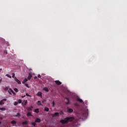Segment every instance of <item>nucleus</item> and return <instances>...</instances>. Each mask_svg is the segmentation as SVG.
<instances>
[{
  "label": "nucleus",
  "instance_id": "f257e3e1",
  "mask_svg": "<svg viewBox=\"0 0 127 127\" xmlns=\"http://www.w3.org/2000/svg\"><path fill=\"white\" fill-rule=\"evenodd\" d=\"M75 118L73 117H67L64 119V120H62L60 121V123L64 125L65 124H68L70 122H72L74 121Z\"/></svg>",
  "mask_w": 127,
  "mask_h": 127
},
{
  "label": "nucleus",
  "instance_id": "f03ea898",
  "mask_svg": "<svg viewBox=\"0 0 127 127\" xmlns=\"http://www.w3.org/2000/svg\"><path fill=\"white\" fill-rule=\"evenodd\" d=\"M6 101H7L6 99H5V98L3 99L2 100H1L0 101V105H3V104H4V102H6Z\"/></svg>",
  "mask_w": 127,
  "mask_h": 127
},
{
  "label": "nucleus",
  "instance_id": "7ed1b4c3",
  "mask_svg": "<svg viewBox=\"0 0 127 127\" xmlns=\"http://www.w3.org/2000/svg\"><path fill=\"white\" fill-rule=\"evenodd\" d=\"M14 79V80L17 83V84H21V82H20L19 80H18V79L16 78V77H15Z\"/></svg>",
  "mask_w": 127,
  "mask_h": 127
},
{
  "label": "nucleus",
  "instance_id": "20e7f679",
  "mask_svg": "<svg viewBox=\"0 0 127 127\" xmlns=\"http://www.w3.org/2000/svg\"><path fill=\"white\" fill-rule=\"evenodd\" d=\"M55 83L56 84H57V85H61V84H62V82H61L59 80H56L55 81Z\"/></svg>",
  "mask_w": 127,
  "mask_h": 127
},
{
  "label": "nucleus",
  "instance_id": "39448f33",
  "mask_svg": "<svg viewBox=\"0 0 127 127\" xmlns=\"http://www.w3.org/2000/svg\"><path fill=\"white\" fill-rule=\"evenodd\" d=\"M65 100H67V102L66 103V105H69L70 104V99L68 98V97L65 98Z\"/></svg>",
  "mask_w": 127,
  "mask_h": 127
},
{
  "label": "nucleus",
  "instance_id": "423d86ee",
  "mask_svg": "<svg viewBox=\"0 0 127 127\" xmlns=\"http://www.w3.org/2000/svg\"><path fill=\"white\" fill-rule=\"evenodd\" d=\"M59 116V113L58 112H56V113H55L53 115V117H57Z\"/></svg>",
  "mask_w": 127,
  "mask_h": 127
},
{
  "label": "nucleus",
  "instance_id": "0eeeda50",
  "mask_svg": "<svg viewBox=\"0 0 127 127\" xmlns=\"http://www.w3.org/2000/svg\"><path fill=\"white\" fill-rule=\"evenodd\" d=\"M31 78H32V74H31V73H29V75L27 78L28 80H30Z\"/></svg>",
  "mask_w": 127,
  "mask_h": 127
},
{
  "label": "nucleus",
  "instance_id": "6e6552de",
  "mask_svg": "<svg viewBox=\"0 0 127 127\" xmlns=\"http://www.w3.org/2000/svg\"><path fill=\"white\" fill-rule=\"evenodd\" d=\"M67 112L68 113H73V109L72 108H68Z\"/></svg>",
  "mask_w": 127,
  "mask_h": 127
},
{
  "label": "nucleus",
  "instance_id": "1a4fd4ad",
  "mask_svg": "<svg viewBox=\"0 0 127 127\" xmlns=\"http://www.w3.org/2000/svg\"><path fill=\"white\" fill-rule=\"evenodd\" d=\"M41 120L39 118H37L35 121V123H40Z\"/></svg>",
  "mask_w": 127,
  "mask_h": 127
},
{
  "label": "nucleus",
  "instance_id": "9d476101",
  "mask_svg": "<svg viewBox=\"0 0 127 127\" xmlns=\"http://www.w3.org/2000/svg\"><path fill=\"white\" fill-rule=\"evenodd\" d=\"M37 96H38V97H42V93L41 92H38Z\"/></svg>",
  "mask_w": 127,
  "mask_h": 127
},
{
  "label": "nucleus",
  "instance_id": "9b49d317",
  "mask_svg": "<svg viewBox=\"0 0 127 127\" xmlns=\"http://www.w3.org/2000/svg\"><path fill=\"white\" fill-rule=\"evenodd\" d=\"M27 117H32V114H31V112H28L27 114Z\"/></svg>",
  "mask_w": 127,
  "mask_h": 127
},
{
  "label": "nucleus",
  "instance_id": "f8f14e48",
  "mask_svg": "<svg viewBox=\"0 0 127 127\" xmlns=\"http://www.w3.org/2000/svg\"><path fill=\"white\" fill-rule=\"evenodd\" d=\"M44 111L45 112H49V108L47 107H45Z\"/></svg>",
  "mask_w": 127,
  "mask_h": 127
},
{
  "label": "nucleus",
  "instance_id": "ddd939ff",
  "mask_svg": "<svg viewBox=\"0 0 127 127\" xmlns=\"http://www.w3.org/2000/svg\"><path fill=\"white\" fill-rule=\"evenodd\" d=\"M37 105L38 106H43L42 104H41V102L40 101H38L37 102Z\"/></svg>",
  "mask_w": 127,
  "mask_h": 127
},
{
  "label": "nucleus",
  "instance_id": "4468645a",
  "mask_svg": "<svg viewBox=\"0 0 127 127\" xmlns=\"http://www.w3.org/2000/svg\"><path fill=\"white\" fill-rule=\"evenodd\" d=\"M32 109H33V107L31 106L28 108V111H32Z\"/></svg>",
  "mask_w": 127,
  "mask_h": 127
},
{
  "label": "nucleus",
  "instance_id": "2eb2a0df",
  "mask_svg": "<svg viewBox=\"0 0 127 127\" xmlns=\"http://www.w3.org/2000/svg\"><path fill=\"white\" fill-rule=\"evenodd\" d=\"M44 91H46V92H49V89H48V88L47 87H45L44 88Z\"/></svg>",
  "mask_w": 127,
  "mask_h": 127
},
{
  "label": "nucleus",
  "instance_id": "dca6fc26",
  "mask_svg": "<svg viewBox=\"0 0 127 127\" xmlns=\"http://www.w3.org/2000/svg\"><path fill=\"white\" fill-rule=\"evenodd\" d=\"M35 113H36L37 114H38L39 113V109H36L34 111Z\"/></svg>",
  "mask_w": 127,
  "mask_h": 127
},
{
  "label": "nucleus",
  "instance_id": "f3484780",
  "mask_svg": "<svg viewBox=\"0 0 127 127\" xmlns=\"http://www.w3.org/2000/svg\"><path fill=\"white\" fill-rule=\"evenodd\" d=\"M11 124H12V125H16V122L13 120L11 121Z\"/></svg>",
  "mask_w": 127,
  "mask_h": 127
},
{
  "label": "nucleus",
  "instance_id": "a211bd4d",
  "mask_svg": "<svg viewBox=\"0 0 127 127\" xmlns=\"http://www.w3.org/2000/svg\"><path fill=\"white\" fill-rule=\"evenodd\" d=\"M27 124H28V123L27 122V121H25V122H23L22 123V125H23V126H24V125H27Z\"/></svg>",
  "mask_w": 127,
  "mask_h": 127
},
{
  "label": "nucleus",
  "instance_id": "6ab92c4d",
  "mask_svg": "<svg viewBox=\"0 0 127 127\" xmlns=\"http://www.w3.org/2000/svg\"><path fill=\"white\" fill-rule=\"evenodd\" d=\"M77 101H78V102L80 103H83V100L80 98H78Z\"/></svg>",
  "mask_w": 127,
  "mask_h": 127
},
{
  "label": "nucleus",
  "instance_id": "aec40b11",
  "mask_svg": "<svg viewBox=\"0 0 127 127\" xmlns=\"http://www.w3.org/2000/svg\"><path fill=\"white\" fill-rule=\"evenodd\" d=\"M27 82V79H25L22 81V84H24V83H26Z\"/></svg>",
  "mask_w": 127,
  "mask_h": 127
},
{
  "label": "nucleus",
  "instance_id": "412c9836",
  "mask_svg": "<svg viewBox=\"0 0 127 127\" xmlns=\"http://www.w3.org/2000/svg\"><path fill=\"white\" fill-rule=\"evenodd\" d=\"M9 88V87H6V86L4 88V91H7V90H8Z\"/></svg>",
  "mask_w": 127,
  "mask_h": 127
},
{
  "label": "nucleus",
  "instance_id": "4be33fe9",
  "mask_svg": "<svg viewBox=\"0 0 127 127\" xmlns=\"http://www.w3.org/2000/svg\"><path fill=\"white\" fill-rule=\"evenodd\" d=\"M0 110L1 111H5V108H4V107L0 108Z\"/></svg>",
  "mask_w": 127,
  "mask_h": 127
},
{
  "label": "nucleus",
  "instance_id": "5701e85b",
  "mask_svg": "<svg viewBox=\"0 0 127 127\" xmlns=\"http://www.w3.org/2000/svg\"><path fill=\"white\" fill-rule=\"evenodd\" d=\"M9 91H10V92H11V93H12V91H13V90H12V89H10V88L9 89L8 92H9V94H10H10H11V93H10V92H9Z\"/></svg>",
  "mask_w": 127,
  "mask_h": 127
},
{
  "label": "nucleus",
  "instance_id": "b1692460",
  "mask_svg": "<svg viewBox=\"0 0 127 127\" xmlns=\"http://www.w3.org/2000/svg\"><path fill=\"white\" fill-rule=\"evenodd\" d=\"M36 122H33L32 123V126H33L34 127H35L36 126Z\"/></svg>",
  "mask_w": 127,
  "mask_h": 127
},
{
  "label": "nucleus",
  "instance_id": "393cba45",
  "mask_svg": "<svg viewBox=\"0 0 127 127\" xmlns=\"http://www.w3.org/2000/svg\"><path fill=\"white\" fill-rule=\"evenodd\" d=\"M14 91H15V92L17 93V92H18V89H17V88H15L14 89Z\"/></svg>",
  "mask_w": 127,
  "mask_h": 127
},
{
  "label": "nucleus",
  "instance_id": "a878e982",
  "mask_svg": "<svg viewBox=\"0 0 127 127\" xmlns=\"http://www.w3.org/2000/svg\"><path fill=\"white\" fill-rule=\"evenodd\" d=\"M6 76H7L8 78H10V79H11V76L9 75V74H6Z\"/></svg>",
  "mask_w": 127,
  "mask_h": 127
},
{
  "label": "nucleus",
  "instance_id": "bb28decb",
  "mask_svg": "<svg viewBox=\"0 0 127 127\" xmlns=\"http://www.w3.org/2000/svg\"><path fill=\"white\" fill-rule=\"evenodd\" d=\"M15 117H20V114L19 113H17V115H15Z\"/></svg>",
  "mask_w": 127,
  "mask_h": 127
},
{
  "label": "nucleus",
  "instance_id": "cd10ccee",
  "mask_svg": "<svg viewBox=\"0 0 127 127\" xmlns=\"http://www.w3.org/2000/svg\"><path fill=\"white\" fill-rule=\"evenodd\" d=\"M24 85L27 87V88H29V86H28V84L27 83H24Z\"/></svg>",
  "mask_w": 127,
  "mask_h": 127
},
{
  "label": "nucleus",
  "instance_id": "c85d7f7f",
  "mask_svg": "<svg viewBox=\"0 0 127 127\" xmlns=\"http://www.w3.org/2000/svg\"><path fill=\"white\" fill-rule=\"evenodd\" d=\"M22 102V101L21 99H19V100H18V103H19V104H21Z\"/></svg>",
  "mask_w": 127,
  "mask_h": 127
},
{
  "label": "nucleus",
  "instance_id": "c756f323",
  "mask_svg": "<svg viewBox=\"0 0 127 127\" xmlns=\"http://www.w3.org/2000/svg\"><path fill=\"white\" fill-rule=\"evenodd\" d=\"M18 104V103L17 102H15L14 105V106H17Z\"/></svg>",
  "mask_w": 127,
  "mask_h": 127
},
{
  "label": "nucleus",
  "instance_id": "7c9ffc66",
  "mask_svg": "<svg viewBox=\"0 0 127 127\" xmlns=\"http://www.w3.org/2000/svg\"><path fill=\"white\" fill-rule=\"evenodd\" d=\"M26 96H27V97H31L28 93H26Z\"/></svg>",
  "mask_w": 127,
  "mask_h": 127
},
{
  "label": "nucleus",
  "instance_id": "2f4dec72",
  "mask_svg": "<svg viewBox=\"0 0 127 127\" xmlns=\"http://www.w3.org/2000/svg\"><path fill=\"white\" fill-rule=\"evenodd\" d=\"M14 76H15V74H14V73H12V78H14Z\"/></svg>",
  "mask_w": 127,
  "mask_h": 127
},
{
  "label": "nucleus",
  "instance_id": "473e14b6",
  "mask_svg": "<svg viewBox=\"0 0 127 127\" xmlns=\"http://www.w3.org/2000/svg\"><path fill=\"white\" fill-rule=\"evenodd\" d=\"M38 78H41V75H40V74H38Z\"/></svg>",
  "mask_w": 127,
  "mask_h": 127
},
{
  "label": "nucleus",
  "instance_id": "72a5a7b5",
  "mask_svg": "<svg viewBox=\"0 0 127 127\" xmlns=\"http://www.w3.org/2000/svg\"><path fill=\"white\" fill-rule=\"evenodd\" d=\"M27 104V100H26V101L25 102V105L26 106Z\"/></svg>",
  "mask_w": 127,
  "mask_h": 127
},
{
  "label": "nucleus",
  "instance_id": "f704fd0d",
  "mask_svg": "<svg viewBox=\"0 0 127 127\" xmlns=\"http://www.w3.org/2000/svg\"><path fill=\"white\" fill-rule=\"evenodd\" d=\"M60 114V115H63V111H61Z\"/></svg>",
  "mask_w": 127,
  "mask_h": 127
},
{
  "label": "nucleus",
  "instance_id": "c9c22d12",
  "mask_svg": "<svg viewBox=\"0 0 127 127\" xmlns=\"http://www.w3.org/2000/svg\"><path fill=\"white\" fill-rule=\"evenodd\" d=\"M54 106H55V104L54 103V101H53V107H54Z\"/></svg>",
  "mask_w": 127,
  "mask_h": 127
},
{
  "label": "nucleus",
  "instance_id": "e433bc0d",
  "mask_svg": "<svg viewBox=\"0 0 127 127\" xmlns=\"http://www.w3.org/2000/svg\"><path fill=\"white\" fill-rule=\"evenodd\" d=\"M12 93L13 94V95H15V92H14V91H12Z\"/></svg>",
  "mask_w": 127,
  "mask_h": 127
},
{
  "label": "nucleus",
  "instance_id": "4c0bfd02",
  "mask_svg": "<svg viewBox=\"0 0 127 127\" xmlns=\"http://www.w3.org/2000/svg\"><path fill=\"white\" fill-rule=\"evenodd\" d=\"M21 98H25V95L22 96H21Z\"/></svg>",
  "mask_w": 127,
  "mask_h": 127
},
{
  "label": "nucleus",
  "instance_id": "58836bf2",
  "mask_svg": "<svg viewBox=\"0 0 127 127\" xmlns=\"http://www.w3.org/2000/svg\"><path fill=\"white\" fill-rule=\"evenodd\" d=\"M1 81H2V78L0 79V83L1 82Z\"/></svg>",
  "mask_w": 127,
  "mask_h": 127
},
{
  "label": "nucleus",
  "instance_id": "ea45409f",
  "mask_svg": "<svg viewBox=\"0 0 127 127\" xmlns=\"http://www.w3.org/2000/svg\"><path fill=\"white\" fill-rule=\"evenodd\" d=\"M34 79H37V76H35Z\"/></svg>",
  "mask_w": 127,
  "mask_h": 127
},
{
  "label": "nucleus",
  "instance_id": "a19ab883",
  "mask_svg": "<svg viewBox=\"0 0 127 127\" xmlns=\"http://www.w3.org/2000/svg\"><path fill=\"white\" fill-rule=\"evenodd\" d=\"M75 105L76 106H78V104H77V103H76V104H75Z\"/></svg>",
  "mask_w": 127,
  "mask_h": 127
},
{
  "label": "nucleus",
  "instance_id": "79ce46f5",
  "mask_svg": "<svg viewBox=\"0 0 127 127\" xmlns=\"http://www.w3.org/2000/svg\"><path fill=\"white\" fill-rule=\"evenodd\" d=\"M42 103H44V100L42 101Z\"/></svg>",
  "mask_w": 127,
  "mask_h": 127
},
{
  "label": "nucleus",
  "instance_id": "37998d69",
  "mask_svg": "<svg viewBox=\"0 0 127 127\" xmlns=\"http://www.w3.org/2000/svg\"><path fill=\"white\" fill-rule=\"evenodd\" d=\"M0 125H1V122H0Z\"/></svg>",
  "mask_w": 127,
  "mask_h": 127
},
{
  "label": "nucleus",
  "instance_id": "c03bdc74",
  "mask_svg": "<svg viewBox=\"0 0 127 127\" xmlns=\"http://www.w3.org/2000/svg\"><path fill=\"white\" fill-rule=\"evenodd\" d=\"M0 71H1V68H0Z\"/></svg>",
  "mask_w": 127,
  "mask_h": 127
}]
</instances>
